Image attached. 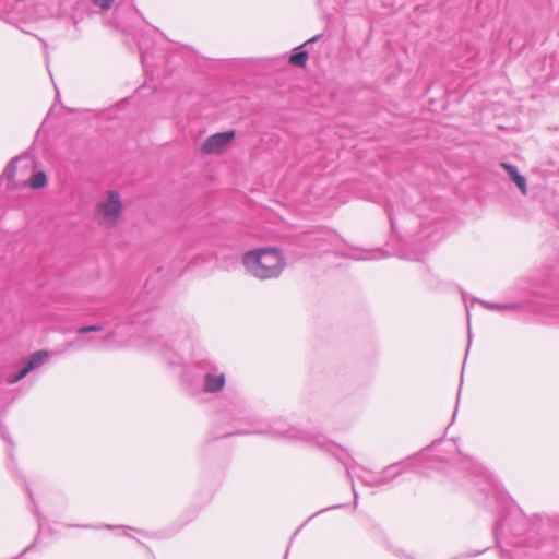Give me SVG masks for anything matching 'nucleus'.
<instances>
[{
  "mask_svg": "<svg viewBox=\"0 0 559 559\" xmlns=\"http://www.w3.org/2000/svg\"><path fill=\"white\" fill-rule=\"evenodd\" d=\"M235 138V131L219 132L211 135L202 145V151L207 154L223 152Z\"/></svg>",
  "mask_w": 559,
  "mask_h": 559,
  "instance_id": "obj_8",
  "label": "nucleus"
},
{
  "mask_svg": "<svg viewBox=\"0 0 559 559\" xmlns=\"http://www.w3.org/2000/svg\"><path fill=\"white\" fill-rule=\"evenodd\" d=\"M403 471L400 468V463L390 464L381 472H373L367 469L356 463L355 476L367 487H382L391 485L392 481L400 476Z\"/></svg>",
  "mask_w": 559,
  "mask_h": 559,
  "instance_id": "obj_5",
  "label": "nucleus"
},
{
  "mask_svg": "<svg viewBox=\"0 0 559 559\" xmlns=\"http://www.w3.org/2000/svg\"><path fill=\"white\" fill-rule=\"evenodd\" d=\"M467 318L469 319V309L466 307Z\"/></svg>",
  "mask_w": 559,
  "mask_h": 559,
  "instance_id": "obj_28",
  "label": "nucleus"
},
{
  "mask_svg": "<svg viewBox=\"0 0 559 559\" xmlns=\"http://www.w3.org/2000/svg\"><path fill=\"white\" fill-rule=\"evenodd\" d=\"M226 378L224 372L217 369L205 370L203 376V390L206 393H217L225 386Z\"/></svg>",
  "mask_w": 559,
  "mask_h": 559,
  "instance_id": "obj_9",
  "label": "nucleus"
},
{
  "mask_svg": "<svg viewBox=\"0 0 559 559\" xmlns=\"http://www.w3.org/2000/svg\"><path fill=\"white\" fill-rule=\"evenodd\" d=\"M92 3L98 8H100L102 10H109L115 0H91Z\"/></svg>",
  "mask_w": 559,
  "mask_h": 559,
  "instance_id": "obj_20",
  "label": "nucleus"
},
{
  "mask_svg": "<svg viewBox=\"0 0 559 559\" xmlns=\"http://www.w3.org/2000/svg\"><path fill=\"white\" fill-rule=\"evenodd\" d=\"M104 330V326L102 324H93V325H86L82 326L78 330V333L80 334H86L91 332H100Z\"/></svg>",
  "mask_w": 559,
  "mask_h": 559,
  "instance_id": "obj_19",
  "label": "nucleus"
},
{
  "mask_svg": "<svg viewBox=\"0 0 559 559\" xmlns=\"http://www.w3.org/2000/svg\"><path fill=\"white\" fill-rule=\"evenodd\" d=\"M319 38V36H314L312 38H310L309 40H307L302 46H299L297 47L294 52L292 53L290 58H289V62L293 64V66H297V67H300V68H305L306 67V63H307V60H308V51L304 49V46L310 44V43H314L317 41Z\"/></svg>",
  "mask_w": 559,
  "mask_h": 559,
  "instance_id": "obj_12",
  "label": "nucleus"
},
{
  "mask_svg": "<svg viewBox=\"0 0 559 559\" xmlns=\"http://www.w3.org/2000/svg\"><path fill=\"white\" fill-rule=\"evenodd\" d=\"M160 350L164 359L168 361L169 366H180L182 364V357L177 353H169L167 346L162 347Z\"/></svg>",
  "mask_w": 559,
  "mask_h": 559,
  "instance_id": "obj_16",
  "label": "nucleus"
},
{
  "mask_svg": "<svg viewBox=\"0 0 559 559\" xmlns=\"http://www.w3.org/2000/svg\"><path fill=\"white\" fill-rule=\"evenodd\" d=\"M19 157L12 158L3 169V173L1 175V178H5L7 180H12L15 177L16 174V163L19 162Z\"/></svg>",
  "mask_w": 559,
  "mask_h": 559,
  "instance_id": "obj_17",
  "label": "nucleus"
},
{
  "mask_svg": "<svg viewBox=\"0 0 559 559\" xmlns=\"http://www.w3.org/2000/svg\"><path fill=\"white\" fill-rule=\"evenodd\" d=\"M438 442H439V441H433V442L431 443V447L433 448Z\"/></svg>",
  "mask_w": 559,
  "mask_h": 559,
  "instance_id": "obj_29",
  "label": "nucleus"
},
{
  "mask_svg": "<svg viewBox=\"0 0 559 559\" xmlns=\"http://www.w3.org/2000/svg\"><path fill=\"white\" fill-rule=\"evenodd\" d=\"M26 491H27V493H28V496H29L31 500H33V493H32V491H31V489H29V487H28V486H26Z\"/></svg>",
  "mask_w": 559,
  "mask_h": 559,
  "instance_id": "obj_26",
  "label": "nucleus"
},
{
  "mask_svg": "<svg viewBox=\"0 0 559 559\" xmlns=\"http://www.w3.org/2000/svg\"><path fill=\"white\" fill-rule=\"evenodd\" d=\"M486 309L491 311H506V310H516L520 308V305L516 302H508V304H497L489 301H479Z\"/></svg>",
  "mask_w": 559,
  "mask_h": 559,
  "instance_id": "obj_14",
  "label": "nucleus"
},
{
  "mask_svg": "<svg viewBox=\"0 0 559 559\" xmlns=\"http://www.w3.org/2000/svg\"><path fill=\"white\" fill-rule=\"evenodd\" d=\"M459 457L461 468L466 469L477 477H481L484 479L485 485L479 487V492L485 496V503L488 507L491 506V501L502 503L504 500L503 492L500 490L498 484L489 475H487L484 467L477 464L469 456H463L461 453H459Z\"/></svg>",
  "mask_w": 559,
  "mask_h": 559,
  "instance_id": "obj_4",
  "label": "nucleus"
},
{
  "mask_svg": "<svg viewBox=\"0 0 559 559\" xmlns=\"http://www.w3.org/2000/svg\"><path fill=\"white\" fill-rule=\"evenodd\" d=\"M391 551L399 558H402V559H413L411 556L406 555L405 551L401 548H391Z\"/></svg>",
  "mask_w": 559,
  "mask_h": 559,
  "instance_id": "obj_21",
  "label": "nucleus"
},
{
  "mask_svg": "<svg viewBox=\"0 0 559 559\" xmlns=\"http://www.w3.org/2000/svg\"><path fill=\"white\" fill-rule=\"evenodd\" d=\"M316 444L319 448H322L325 451L333 453L336 456V459L340 462H342V464L345 466L346 476L350 483V487H352V491H353V496H354V507L356 508L357 501H358V492H357L355 484H354V475H355L354 473H355L356 462L354 460H352V463L349 464L346 461H344V459L336 453L337 451H341V449L336 444H334L330 441L321 442L320 440L316 439Z\"/></svg>",
  "mask_w": 559,
  "mask_h": 559,
  "instance_id": "obj_7",
  "label": "nucleus"
},
{
  "mask_svg": "<svg viewBox=\"0 0 559 559\" xmlns=\"http://www.w3.org/2000/svg\"><path fill=\"white\" fill-rule=\"evenodd\" d=\"M107 341L108 337H103L99 340L88 338L85 343L94 344L97 347H103Z\"/></svg>",
  "mask_w": 559,
  "mask_h": 559,
  "instance_id": "obj_22",
  "label": "nucleus"
},
{
  "mask_svg": "<svg viewBox=\"0 0 559 559\" xmlns=\"http://www.w3.org/2000/svg\"><path fill=\"white\" fill-rule=\"evenodd\" d=\"M246 271L253 277L267 281L280 277L286 266L283 252L277 248H260L242 255Z\"/></svg>",
  "mask_w": 559,
  "mask_h": 559,
  "instance_id": "obj_1",
  "label": "nucleus"
},
{
  "mask_svg": "<svg viewBox=\"0 0 559 559\" xmlns=\"http://www.w3.org/2000/svg\"><path fill=\"white\" fill-rule=\"evenodd\" d=\"M250 429L237 430L236 432H226L221 437L231 436L234 433L247 435V433H262L270 435L276 439H285L290 441H310L311 436L297 427L289 426L282 419H274L272 423L263 420H254L250 424Z\"/></svg>",
  "mask_w": 559,
  "mask_h": 559,
  "instance_id": "obj_3",
  "label": "nucleus"
},
{
  "mask_svg": "<svg viewBox=\"0 0 559 559\" xmlns=\"http://www.w3.org/2000/svg\"><path fill=\"white\" fill-rule=\"evenodd\" d=\"M0 436L5 439L10 444H12V440L7 433L5 427L3 426L2 421L0 420Z\"/></svg>",
  "mask_w": 559,
  "mask_h": 559,
  "instance_id": "obj_23",
  "label": "nucleus"
},
{
  "mask_svg": "<svg viewBox=\"0 0 559 559\" xmlns=\"http://www.w3.org/2000/svg\"><path fill=\"white\" fill-rule=\"evenodd\" d=\"M342 507H343V504H338V506H333V507H330V508H325V509H322L321 511L317 512V513H316V515H317V514H319V513H321V512H324V511H326V510H330V509H336V508H342ZM312 516H314V514H313Z\"/></svg>",
  "mask_w": 559,
  "mask_h": 559,
  "instance_id": "obj_24",
  "label": "nucleus"
},
{
  "mask_svg": "<svg viewBox=\"0 0 559 559\" xmlns=\"http://www.w3.org/2000/svg\"><path fill=\"white\" fill-rule=\"evenodd\" d=\"M47 183V176L44 171L35 173L29 179V187L32 189H40L44 188Z\"/></svg>",
  "mask_w": 559,
  "mask_h": 559,
  "instance_id": "obj_15",
  "label": "nucleus"
},
{
  "mask_svg": "<svg viewBox=\"0 0 559 559\" xmlns=\"http://www.w3.org/2000/svg\"><path fill=\"white\" fill-rule=\"evenodd\" d=\"M354 259L361 260V259H365V258L364 257H354Z\"/></svg>",
  "mask_w": 559,
  "mask_h": 559,
  "instance_id": "obj_27",
  "label": "nucleus"
},
{
  "mask_svg": "<svg viewBox=\"0 0 559 559\" xmlns=\"http://www.w3.org/2000/svg\"><path fill=\"white\" fill-rule=\"evenodd\" d=\"M31 372V370L24 365L17 373L15 374H12L8 378V382L9 383H16L19 382L20 380H22L24 377H26V374Z\"/></svg>",
  "mask_w": 559,
  "mask_h": 559,
  "instance_id": "obj_18",
  "label": "nucleus"
},
{
  "mask_svg": "<svg viewBox=\"0 0 559 559\" xmlns=\"http://www.w3.org/2000/svg\"><path fill=\"white\" fill-rule=\"evenodd\" d=\"M501 167L506 170L509 178L516 185L522 194L526 195V178L519 173L518 167L509 163H501Z\"/></svg>",
  "mask_w": 559,
  "mask_h": 559,
  "instance_id": "obj_11",
  "label": "nucleus"
},
{
  "mask_svg": "<svg viewBox=\"0 0 559 559\" xmlns=\"http://www.w3.org/2000/svg\"><path fill=\"white\" fill-rule=\"evenodd\" d=\"M122 204L118 192L109 191L107 200L97 205V217L102 225L112 226L120 215Z\"/></svg>",
  "mask_w": 559,
  "mask_h": 559,
  "instance_id": "obj_6",
  "label": "nucleus"
},
{
  "mask_svg": "<svg viewBox=\"0 0 559 559\" xmlns=\"http://www.w3.org/2000/svg\"><path fill=\"white\" fill-rule=\"evenodd\" d=\"M333 236L324 230H318L314 233L306 234L302 237V243L316 251L319 252H325L328 251V248L325 247V243L332 238Z\"/></svg>",
  "mask_w": 559,
  "mask_h": 559,
  "instance_id": "obj_10",
  "label": "nucleus"
},
{
  "mask_svg": "<svg viewBox=\"0 0 559 559\" xmlns=\"http://www.w3.org/2000/svg\"><path fill=\"white\" fill-rule=\"evenodd\" d=\"M47 357H48V352L38 350V352L32 354L27 358L25 366L32 371V370L38 368L39 366H41Z\"/></svg>",
  "mask_w": 559,
  "mask_h": 559,
  "instance_id": "obj_13",
  "label": "nucleus"
},
{
  "mask_svg": "<svg viewBox=\"0 0 559 559\" xmlns=\"http://www.w3.org/2000/svg\"><path fill=\"white\" fill-rule=\"evenodd\" d=\"M471 343H472V333H471V330L468 329V345H467L466 354H467V353H468V350H469Z\"/></svg>",
  "mask_w": 559,
  "mask_h": 559,
  "instance_id": "obj_25",
  "label": "nucleus"
},
{
  "mask_svg": "<svg viewBox=\"0 0 559 559\" xmlns=\"http://www.w3.org/2000/svg\"><path fill=\"white\" fill-rule=\"evenodd\" d=\"M528 521L520 510H511L495 527V539L501 549L503 559H511L503 545L521 546L522 536L526 533Z\"/></svg>",
  "mask_w": 559,
  "mask_h": 559,
  "instance_id": "obj_2",
  "label": "nucleus"
},
{
  "mask_svg": "<svg viewBox=\"0 0 559 559\" xmlns=\"http://www.w3.org/2000/svg\"><path fill=\"white\" fill-rule=\"evenodd\" d=\"M0 17H2V11H0Z\"/></svg>",
  "mask_w": 559,
  "mask_h": 559,
  "instance_id": "obj_30",
  "label": "nucleus"
}]
</instances>
